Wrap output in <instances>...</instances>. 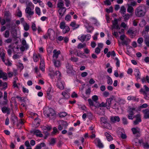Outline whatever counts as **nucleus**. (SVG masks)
I'll return each mask as SVG.
<instances>
[{"instance_id": "1", "label": "nucleus", "mask_w": 149, "mask_h": 149, "mask_svg": "<svg viewBox=\"0 0 149 149\" xmlns=\"http://www.w3.org/2000/svg\"><path fill=\"white\" fill-rule=\"evenodd\" d=\"M60 28L62 29V33L64 34L68 33L70 30L69 27L66 25L64 22H61L60 24Z\"/></svg>"}, {"instance_id": "2", "label": "nucleus", "mask_w": 149, "mask_h": 149, "mask_svg": "<svg viewBox=\"0 0 149 149\" xmlns=\"http://www.w3.org/2000/svg\"><path fill=\"white\" fill-rule=\"evenodd\" d=\"M135 14L138 17L143 16L145 14V12L143 10L141 7L139 6L138 7L136 10Z\"/></svg>"}, {"instance_id": "3", "label": "nucleus", "mask_w": 149, "mask_h": 149, "mask_svg": "<svg viewBox=\"0 0 149 149\" xmlns=\"http://www.w3.org/2000/svg\"><path fill=\"white\" fill-rule=\"evenodd\" d=\"M107 119V118L106 117H102L100 118V121L104 127L108 129L106 125H108L110 127L111 125L108 123Z\"/></svg>"}, {"instance_id": "4", "label": "nucleus", "mask_w": 149, "mask_h": 149, "mask_svg": "<svg viewBox=\"0 0 149 149\" xmlns=\"http://www.w3.org/2000/svg\"><path fill=\"white\" fill-rule=\"evenodd\" d=\"M44 113L45 116H47V117H49L50 116H54L55 115L54 111L52 108L45 110L44 111Z\"/></svg>"}, {"instance_id": "5", "label": "nucleus", "mask_w": 149, "mask_h": 149, "mask_svg": "<svg viewBox=\"0 0 149 149\" xmlns=\"http://www.w3.org/2000/svg\"><path fill=\"white\" fill-rule=\"evenodd\" d=\"M65 85V83L63 81H61L60 79H58L56 86L60 90H63L64 88Z\"/></svg>"}, {"instance_id": "6", "label": "nucleus", "mask_w": 149, "mask_h": 149, "mask_svg": "<svg viewBox=\"0 0 149 149\" xmlns=\"http://www.w3.org/2000/svg\"><path fill=\"white\" fill-rule=\"evenodd\" d=\"M54 33V31L52 29H49L47 33L43 36V38L45 39H47L48 37L50 38L52 34Z\"/></svg>"}, {"instance_id": "7", "label": "nucleus", "mask_w": 149, "mask_h": 149, "mask_svg": "<svg viewBox=\"0 0 149 149\" xmlns=\"http://www.w3.org/2000/svg\"><path fill=\"white\" fill-rule=\"evenodd\" d=\"M53 91L51 87H49L47 91V97L49 100H51L52 97Z\"/></svg>"}, {"instance_id": "8", "label": "nucleus", "mask_w": 149, "mask_h": 149, "mask_svg": "<svg viewBox=\"0 0 149 149\" xmlns=\"http://www.w3.org/2000/svg\"><path fill=\"white\" fill-rule=\"evenodd\" d=\"M131 130L134 134H137V136L139 137L140 136V129L138 127L132 128Z\"/></svg>"}, {"instance_id": "9", "label": "nucleus", "mask_w": 149, "mask_h": 149, "mask_svg": "<svg viewBox=\"0 0 149 149\" xmlns=\"http://www.w3.org/2000/svg\"><path fill=\"white\" fill-rule=\"evenodd\" d=\"M136 120L133 121V124L134 125H136L141 121V115L140 114H138L135 116Z\"/></svg>"}, {"instance_id": "10", "label": "nucleus", "mask_w": 149, "mask_h": 149, "mask_svg": "<svg viewBox=\"0 0 149 149\" xmlns=\"http://www.w3.org/2000/svg\"><path fill=\"white\" fill-rule=\"evenodd\" d=\"M5 54L3 52L2 55L1 56V59L2 60L3 62L5 63L6 65H8V66H11L12 65V63H11L9 60H7L6 62H5Z\"/></svg>"}, {"instance_id": "11", "label": "nucleus", "mask_w": 149, "mask_h": 149, "mask_svg": "<svg viewBox=\"0 0 149 149\" xmlns=\"http://www.w3.org/2000/svg\"><path fill=\"white\" fill-rule=\"evenodd\" d=\"M142 112L144 114L143 118L145 119L149 118V109H146L143 110Z\"/></svg>"}, {"instance_id": "12", "label": "nucleus", "mask_w": 149, "mask_h": 149, "mask_svg": "<svg viewBox=\"0 0 149 149\" xmlns=\"http://www.w3.org/2000/svg\"><path fill=\"white\" fill-rule=\"evenodd\" d=\"M113 99L112 97L107 98L106 100V104L107 106V109H109L111 106Z\"/></svg>"}, {"instance_id": "13", "label": "nucleus", "mask_w": 149, "mask_h": 149, "mask_svg": "<svg viewBox=\"0 0 149 149\" xmlns=\"http://www.w3.org/2000/svg\"><path fill=\"white\" fill-rule=\"evenodd\" d=\"M40 70L42 71H45V64L44 63V60L41 59H40Z\"/></svg>"}, {"instance_id": "14", "label": "nucleus", "mask_w": 149, "mask_h": 149, "mask_svg": "<svg viewBox=\"0 0 149 149\" xmlns=\"http://www.w3.org/2000/svg\"><path fill=\"white\" fill-rule=\"evenodd\" d=\"M25 12L29 15H32L34 14V11H32L31 8L30 7H28V6L26 7L25 10Z\"/></svg>"}, {"instance_id": "15", "label": "nucleus", "mask_w": 149, "mask_h": 149, "mask_svg": "<svg viewBox=\"0 0 149 149\" xmlns=\"http://www.w3.org/2000/svg\"><path fill=\"white\" fill-rule=\"evenodd\" d=\"M95 141L97 143V146L100 148H103L104 147V145L101 142L100 140L98 138H96Z\"/></svg>"}, {"instance_id": "16", "label": "nucleus", "mask_w": 149, "mask_h": 149, "mask_svg": "<svg viewBox=\"0 0 149 149\" xmlns=\"http://www.w3.org/2000/svg\"><path fill=\"white\" fill-rule=\"evenodd\" d=\"M53 52L54 54L53 56V57L55 60H56L58 58V55L60 53V52L59 50L57 51L56 49H54V50Z\"/></svg>"}, {"instance_id": "17", "label": "nucleus", "mask_w": 149, "mask_h": 149, "mask_svg": "<svg viewBox=\"0 0 149 149\" xmlns=\"http://www.w3.org/2000/svg\"><path fill=\"white\" fill-rule=\"evenodd\" d=\"M3 99L4 100L2 104L3 105H6L8 102L7 99V93L6 91H5L4 93Z\"/></svg>"}, {"instance_id": "18", "label": "nucleus", "mask_w": 149, "mask_h": 149, "mask_svg": "<svg viewBox=\"0 0 149 149\" xmlns=\"http://www.w3.org/2000/svg\"><path fill=\"white\" fill-rule=\"evenodd\" d=\"M67 72V73H71L72 72V67L70 63H68L66 65Z\"/></svg>"}, {"instance_id": "19", "label": "nucleus", "mask_w": 149, "mask_h": 149, "mask_svg": "<svg viewBox=\"0 0 149 149\" xmlns=\"http://www.w3.org/2000/svg\"><path fill=\"white\" fill-rule=\"evenodd\" d=\"M127 99L129 100H133L134 102H138L139 101V99L137 98L136 97L132 95L128 96Z\"/></svg>"}, {"instance_id": "20", "label": "nucleus", "mask_w": 149, "mask_h": 149, "mask_svg": "<svg viewBox=\"0 0 149 149\" xmlns=\"http://www.w3.org/2000/svg\"><path fill=\"white\" fill-rule=\"evenodd\" d=\"M1 110L4 113H7L8 114L10 113V110L9 108L5 106L2 108Z\"/></svg>"}, {"instance_id": "21", "label": "nucleus", "mask_w": 149, "mask_h": 149, "mask_svg": "<svg viewBox=\"0 0 149 149\" xmlns=\"http://www.w3.org/2000/svg\"><path fill=\"white\" fill-rule=\"evenodd\" d=\"M110 119L111 121L113 123L118 122L120 121V118L118 116H112L111 118Z\"/></svg>"}, {"instance_id": "22", "label": "nucleus", "mask_w": 149, "mask_h": 149, "mask_svg": "<svg viewBox=\"0 0 149 149\" xmlns=\"http://www.w3.org/2000/svg\"><path fill=\"white\" fill-rule=\"evenodd\" d=\"M39 57H40V59H42L40 54H38V55H37L35 53L33 54V58L35 62H36L38 61Z\"/></svg>"}, {"instance_id": "23", "label": "nucleus", "mask_w": 149, "mask_h": 149, "mask_svg": "<svg viewBox=\"0 0 149 149\" xmlns=\"http://www.w3.org/2000/svg\"><path fill=\"white\" fill-rule=\"evenodd\" d=\"M53 61L54 64V65L55 67L58 68L61 66V64L59 61L56 60L54 58L53 60Z\"/></svg>"}, {"instance_id": "24", "label": "nucleus", "mask_w": 149, "mask_h": 149, "mask_svg": "<svg viewBox=\"0 0 149 149\" xmlns=\"http://www.w3.org/2000/svg\"><path fill=\"white\" fill-rule=\"evenodd\" d=\"M135 73V75L137 79H140V72L138 69H136L134 70Z\"/></svg>"}, {"instance_id": "25", "label": "nucleus", "mask_w": 149, "mask_h": 149, "mask_svg": "<svg viewBox=\"0 0 149 149\" xmlns=\"http://www.w3.org/2000/svg\"><path fill=\"white\" fill-rule=\"evenodd\" d=\"M104 134L108 141H110L113 140V137L108 133L106 132Z\"/></svg>"}, {"instance_id": "26", "label": "nucleus", "mask_w": 149, "mask_h": 149, "mask_svg": "<svg viewBox=\"0 0 149 149\" xmlns=\"http://www.w3.org/2000/svg\"><path fill=\"white\" fill-rule=\"evenodd\" d=\"M4 86V87L1 88V90H5L7 88V84L6 82L3 83L1 80H0V87Z\"/></svg>"}, {"instance_id": "27", "label": "nucleus", "mask_w": 149, "mask_h": 149, "mask_svg": "<svg viewBox=\"0 0 149 149\" xmlns=\"http://www.w3.org/2000/svg\"><path fill=\"white\" fill-rule=\"evenodd\" d=\"M45 146V144L44 143H41L37 145L34 149H41L42 147H44Z\"/></svg>"}, {"instance_id": "28", "label": "nucleus", "mask_w": 149, "mask_h": 149, "mask_svg": "<svg viewBox=\"0 0 149 149\" xmlns=\"http://www.w3.org/2000/svg\"><path fill=\"white\" fill-rule=\"evenodd\" d=\"M70 26L74 27V29L77 28L79 26V25L76 24V22L74 21L71 22Z\"/></svg>"}, {"instance_id": "29", "label": "nucleus", "mask_w": 149, "mask_h": 149, "mask_svg": "<svg viewBox=\"0 0 149 149\" xmlns=\"http://www.w3.org/2000/svg\"><path fill=\"white\" fill-rule=\"evenodd\" d=\"M128 109L127 112L129 113V114H134V111H135L136 110L135 108L134 107L132 108L130 107H129Z\"/></svg>"}, {"instance_id": "30", "label": "nucleus", "mask_w": 149, "mask_h": 149, "mask_svg": "<svg viewBox=\"0 0 149 149\" xmlns=\"http://www.w3.org/2000/svg\"><path fill=\"white\" fill-rule=\"evenodd\" d=\"M86 38L85 35L83 34L79 36L78 37V39L82 42H83L85 40Z\"/></svg>"}, {"instance_id": "31", "label": "nucleus", "mask_w": 149, "mask_h": 149, "mask_svg": "<svg viewBox=\"0 0 149 149\" xmlns=\"http://www.w3.org/2000/svg\"><path fill=\"white\" fill-rule=\"evenodd\" d=\"M126 9L125 7L124 6H121L120 12L121 13L122 15H124L126 13Z\"/></svg>"}, {"instance_id": "32", "label": "nucleus", "mask_w": 149, "mask_h": 149, "mask_svg": "<svg viewBox=\"0 0 149 149\" xmlns=\"http://www.w3.org/2000/svg\"><path fill=\"white\" fill-rule=\"evenodd\" d=\"M128 6V8H127V11L129 13H132L133 10V8L131 6L129 3L127 4Z\"/></svg>"}, {"instance_id": "33", "label": "nucleus", "mask_w": 149, "mask_h": 149, "mask_svg": "<svg viewBox=\"0 0 149 149\" xmlns=\"http://www.w3.org/2000/svg\"><path fill=\"white\" fill-rule=\"evenodd\" d=\"M122 16L124 17V21H127L130 17V15L128 13H125L124 15H122Z\"/></svg>"}, {"instance_id": "34", "label": "nucleus", "mask_w": 149, "mask_h": 149, "mask_svg": "<svg viewBox=\"0 0 149 149\" xmlns=\"http://www.w3.org/2000/svg\"><path fill=\"white\" fill-rule=\"evenodd\" d=\"M62 94L64 98L65 99H67L70 96L69 94L65 92H63L62 93Z\"/></svg>"}, {"instance_id": "35", "label": "nucleus", "mask_w": 149, "mask_h": 149, "mask_svg": "<svg viewBox=\"0 0 149 149\" xmlns=\"http://www.w3.org/2000/svg\"><path fill=\"white\" fill-rule=\"evenodd\" d=\"M59 123L61 125H62L64 126H65V127H66L68 125V124L67 122L64 120H61L59 122Z\"/></svg>"}, {"instance_id": "36", "label": "nucleus", "mask_w": 149, "mask_h": 149, "mask_svg": "<svg viewBox=\"0 0 149 149\" xmlns=\"http://www.w3.org/2000/svg\"><path fill=\"white\" fill-rule=\"evenodd\" d=\"M107 84L109 85H111L113 83V81L111 78L109 76H107Z\"/></svg>"}, {"instance_id": "37", "label": "nucleus", "mask_w": 149, "mask_h": 149, "mask_svg": "<svg viewBox=\"0 0 149 149\" xmlns=\"http://www.w3.org/2000/svg\"><path fill=\"white\" fill-rule=\"evenodd\" d=\"M54 75L56 76V77L57 78H58V79H60L61 75L60 72L59 71H56L55 73L54 74Z\"/></svg>"}, {"instance_id": "38", "label": "nucleus", "mask_w": 149, "mask_h": 149, "mask_svg": "<svg viewBox=\"0 0 149 149\" xmlns=\"http://www.w3.org/2000/svg\"><path fill=\"white\" fill-rule=\"evenodd\" d=\"M22 44L23 46H24L26 49H27L28 48L29 46L26 44V41L24 39L22 40Z\"/></svg>"}, {"instance_id": "39", "label": "nucleus", "mask_w": 149, "mask_h": 149, "mask_svg": "<svg viewBox=\"0 0 149 149\" xmlns=\"http://www.w3.org/2000/svg\"><path fill=\"white\" fill-rule=\"evenodd\" d=\"M3 36L5 38H8L9 37L10 32L9 30H6L5 33L3 34Z\"/></svg>"}, {"instance_id": "40", "label": "nucleus", "mask_w": 149, "mask_h": 149, "mask_svg": "<svg viewBox=\"0 0 149 149\" xmlns=\"http://www.w3.org/2000/svg\"><path fill=\"white\" fill-rule=\"evenodd\" d=\"M11 120L12 123L14 125L16 121H17V117L15 116H13L11 118Z\"/></svg>"}, {"instance_id": "41", "label": "nucleus", "mask_w": 149, "mask_h": 149, "mask_svg": "<svg viewBox=\"0 0 149 149\" xmlns=\"http://www.w3.org/2000/svg\"><path fill=\"white\" fill-rule=\"evenodd\" d=\"M24 29L25 31H28L29 28V26L28 24L26 23L24 25Z\"/></svg>"}, {"instance_id": "42", "label": "nucleus", "mask_w": 149, "mask_h": 149, "mask_svg": "<svg viewBox=\"0 0 149 149\" xmlns=\"http://www.w3.org/2000/svg\"><path fill=\"white\" fill-rule=\"evenodd\" d=\"M87 32H88L91 33L93 29V28L92 26H88L87 28Z\"/></svg>"}, {"instance_id": "43", "label": "nucleus", "mask_w": 149, "mask_h": 149, "mask_svg": "<svg viewBox=\"0 0 149 149\" xmlns=\"http://www.w3.org/2000/svg\"><path fill=\"white\" fill-rule=\"evenodd\" d=\"M71 16L70 15L68 14L65 17V19L67 21H70L71 20Z\"/></svg>"}, {"instance_id": "44", "label": "nucleus", "mask_w": 149, "mask_h": 149, "mask_svg": "<svg viewBox=\"0 0 149 149\" xmlns=\"http://www.w3.org/2000/svg\"><path fill=\"white\" fill-rule=\"evenodd\" d=\"M64 5L63 3L62 2H58L57 4V7L58 8H59L63 7V6Z\"/></svg>"}, {"instance_id": "45", "label": "nucleus", "mask_w": 149, "mask_h": 149, "mask_svg": "<svg viewBox=\"0 0 149 149\" xmlns=\"http://www.w3.org/2000/svg\"><path fill=\"white\" fill-rule=\"evenodd\" d=\"M66 10V9L65 7H62L61 8H59L58 10V12H61V13H65V12Z\"/></svg>"}, {"instance_id": "46", "label": "nucleus", "mask_w": 149, "mask_h": 149, "mask_svg": "<svg viewBox=\"0 0 149 149\" xmlns=\"http://www.w3.org/2000/svg\"><path fill=\"white\" fill-rule=\"evenodd\" d=\"M144 41H149V35L148 34H145L143 36Z\"/></svg>"}, {"instance_id": "47", "label": "nucleus", "mask_w": 149, "mask_h": 149, "mask_svg": "<svg viewBox=\"0 0 149 149\" xmlns=\"http://www.w3.org/2000/svg\"><path fill=\"white\" fill-rule=\"evenodd\" d=\"M56 142V139H55L52 138L50 140L49 144L51 145H54Z\"/></svg>"}, {"instance_id": "48", "label": "nucleus", "mask_w": 149, "mask_h": 149, "mask_svg": "<svg viewBox=\"0 0 149 149\" xmlns=\"http://www.w3.org/2000/svg\"><path fill=\"white\" fill-rule=\"evenodd\" d=\"M36 12L37 14L38 15H40V8L38 7H36L35 8Z\"/></svg>"}, {"instance_id": "49", "label": "nucleus", "mask_w": 149, "mask_h": 149, "mask_svg": "<svg viewBox=\"0 0 149 149\" xmlns=\"http://www.w3.org/2000/svg\"><path fill=\"white\" fill-rule=\"evenodd\" d=\"M67 113L65 112H62L59 113V116L61 117H63L67 115Z\"/></svg>"}, {"instance_id": "50", "label": "nucleus", "mask_w": 149, "mask_h": 149, "mask_svg": "<svg viewBox=\"0 0 149 149\" xmlns=\"http://www.w3.org/2000/svg\"><path fill=\"white\" fill-rule=\"evenodd\" d=\"M99 107H106L107 108V106L106 104V102L104 103V102H102L100 104Z\"/></svg>"}, {"instance_id": "51", "label": "nucleus", "mask_w": 149, "mask_h": 149, "mask_svg": "<svg viewBox=\"0 0 149 149\" xmlns=\"http://www.w3.org/2000/svg\"><path fill=\"white\" fill-rule=\"evenodd\" d=\"M115 60H116V66L118 67H119L120 65V61L118 58H117L116 57L114 59Z\"/></svg>"}, {"instance_id": "52", "label": "nucleus", "mask_w": 149, "mask_h": 149, "mask_svg": "<svg viewBox=\"0 0 149 149\" xmlns=\"http://www.w3.org/2000/svg\"><path fill=\"white\" fill-rule=\"evenodd\" d=\"M123 123L124 125H127L128 124V122L127 121V119L126 118H122Z\"/></svg>"}, {"instance_id": "53", "label": "nucleus", "mask_w": 149, "mask_h": 149, "mask_svg": "<svg viewBox=\"0 0 149 149\" xmlns=\"http://www.w3.org/2000/svg\"><path fill=\"white\" fill-rule=\"evenodd\" d=\"M100 49L98 47H97L95 49V52L97 54L100 53Z\"/></svg>"}, {"instance_id": "54", "label": "nucleus", "mask_w": 149, "mask_h": 149, "mask_svg": "<svg viewBox=\"0 0 149 149\" xmlns=\"http://www.w3.org/2000/svg\"><path fill=\"white\" fill-rule=\"evenodd\" d=\"M106 11L108 13H109L110 12H112L113 11V8L112 7H110L109 9L107 8Z\"/></svg>"}, {"instance_id": "55", "label": "nucleus", "mask_w": 149, "mask_h": 149, "mask_svg": "<svg viewBox=\"0 0 149 149\" xmlns=\"http://www.w3.org/2000/svg\"><path fill=\"white\" fill-rule=\"evenodd\" d=\"M31 27L33 31H36V25L35 23H33L31 26Z\"/></svg>"}, {"instance_id": "56", "label": "nucleus", "mask_w": 149, "mask_h": 149, "mask_svg": "<svg viewBox=\"0 0 149 149\" xmlns=\"http://www.w3.org/2000/svg\"><path fill=\"white\" fill-rule=\"evenodd\" d=\"M88 101L89 102V104L90 106H93L94 102L91 99H88Z\"/></svg>"}, {"instance_id": "57", "label": "nucleus", "mask_w": 149, "mask_h": 149, "mask_svg": "<svg viewBox=\"0 0 149 149\" xmlns=\"http://www.w3.org/2000/svg\"><path fill=\"white\" fill-rule=\"evenodd\" d=\"M91 92V89L90 88H88L87 89L86 91V94L87 95H90Z\"/></svg>"}, {"instance_id": "58", "label": "nucleus", "mask_w": 149, "mask_h": 149, "mask_svg": "<svg viewBox=\"0 0 149 149\" xmlns=\"http://www.w3.org/2000/svg\"><path fill=\"white\" fill-rule=\"evenodd\" d=\"M3 79H6L7 78V76L6 73V72H3L2 77Z\"/></svg>"}, {"instance_id": "59", "label": "nucleus", "mask_w": 149, "mask_h": 149, "mask_svg": "<svg viewBox=\"0 0 149 149\" xmlns=\"http://www.w3.org/2000/svg\"><path fill=\"white\" fill-rule=\"evenodd\" d=\"M78 51L77 49H74L73 50V53L78 56H80L78 54Z\"/></svg>"}, {"instance_id": "60", "label": "nucleus", "mask_w": 149, "mask_h": 149, "mask_svg": "<svg viewBox=\"0 0 149 149\" xmlns=\"http://www.w3.org/2000/svg\"><path fill=\"white\" fill-rule=\"evenodd\" d=\"M93 100L95 102H96L98 100V97L96 95H93L92 97Z\"/></svg>"}, {"instance_id": "61", "label": "nucleus", "mask_w": 149, "mask_h": 149, "mask_svg": "<svg viewBox=\"0 0 149 149\" xmlns=\"http://www.w3.org/2000/svg\"><path fill=\"white\" fill-rule=\"evenodd\" d=\"M71 60L73 62H76L78 61V58H76L74 57H71Z\"/></svg>"}, {"instance_id": "62", "label": "nucleus", "mask_w": 149, "mask_h": 149, "mask_svg": "<svg viewBox=\"0 0 149 149\" xmlns=\"http://www.w3.org/2000/svg\"><path fill=\"white\" fill-rule=\"evenodd\" d=\"M148 107V105L147 104L145 103L143 104L140 107V109H143L146 108Z\"/></svg>"}, {"instance_id": "63", "label": "nucleus", "mask_w": 149, "mask_h": 149, "mask_svg": "<svg viewBox=\"0 0 149 149\" xmlns=\"http://www.w3.org/2000/svg\"><path fill=\"white\" fill-rule=\"evenodd\" d=\"M84 44H82L81 43H79L77 46V48L78 49H81L84 47Z\"/></svg>"}, {"instance_id": "64", "label": "nucleus", "mask_w": 149, "mask_h": 149, "mask_svg": "<svg viewBox=\"0 0 149 149\" xmlns=\"http://www.w3.org/2000/svg\"><path fill=\"white\" fill-rule=\"evenodd\" d=\"M143 41V39L142 38H140L137 40V42L139 44H141L142 43Z\"/></svg>"}]
</instances>
